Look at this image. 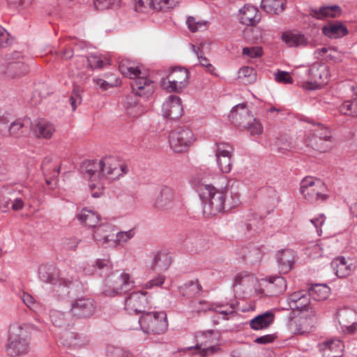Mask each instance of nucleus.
I'll return each instance as SVG.
<instances>
[{"label": "nucleus", "mask_w": 357, "mask_h": 357, "mask_svg": "<svg viewBox=\"0 0 357 357\" xmlns=\"http://www.w3.org/2000/svg\"><path fill=\"white\" fill-rule=\"evenodd\" d=\"M178 291L182 296L192 298L199 295L202 289L198 280H191L178 287Z\"/></svg>", "instance_id": "2f4dec72"}, {"label": "nucleus", "mask_w": 357, "mask_h": 357, "mask_svg": "<svg viewBox=\"0 0 357 357\" xmlns=\"http://www.w3.org/2000/svg\"><path fill=\"white\" fill-rule=\"evenodd\" d=\"M119 68L122 74L132 79L130 84L135 94L144 99H148L153 95L155 88L154 82L145 76H141L142 73L138 67L121 63Z\"/></svg>", "instance_id": "7ed1b4c3"}, {"label": "nucleus", "mask_w": 357, "mask_h": 357, "mask_svg": "<svg viewBox=\"0 0 357 357\" xmlns=\"http://www.w3.org/2000/svg\"><path fill=\"white\" fill-rule=\"evenodd\" d=\"M284 0H261V8L268 14L278 15L285 8Z\"/></svg>", "instance_id": "c756f323"}, {"label": "nucleus", "mask_w": 357, "mask_h": 357, "mask_svg": "<svg viewBox=\"0 0 357 357\" xmlns=\"http://www.w3.org/2000/svg\"><path fill=\"white\" fill-rule=\"evenodd\" d=\"M261 15L258 8L250 4H245L238 11L241 24L246 26H255L261 20Z\"/></svg>", "instance_id": "2eb2a0df"}, {"label": "nucleus", "mask_w": 357, "mask_h": 357, "mask_svg": "<svg viewBox=\"0 0 357 357\" xmlns=\"http://www.w3.org/2000/svg\"><path fill=\"white\" fill-rule=\"evenodd\" d=\"M107 357H128V354L121 348L109 346L107 349Z\"/></svg>", "instance_id": "bf43d9fd"}, {"label": "nucleus", "mask_w": 357, "mask_h": 357, "mask_svg": "<svg viewBox=\"0 0 357 357\" xmlns=\"http://www.w3.org/2000/svg\"><path fill=\"white\" fill-rule=\"evenodd\" d=\"M192 50L197 55L199 60V64L201 66L205 68V70L212 75H216L215 67L210 63L208 58H206L200 47H197L195 45H192Z\"/></svg>", "instance_id": "58836bf2"}, {"label": "nucleus", "mask_w": 357, "mask_h": 357, "mask_svg": "<svg viewBox=\"0 0 357 357\" xmlns=\"http://www.w3.org/2000/svg\"><path fill=\"white\" fill-rule=\"evenodd\" d=\"M171 263L172 258L168 254L158 252L153 256L151 268L154 271H165L167 270Z\"/></svg>", "instance_id": "cd10ccee"}, {"label": "nucleus", "mask_w": 357, "mask_h": 357, "mask_svg": "<svg viewBox=\"0 0 357 357\" xmlns=\"http://www.w3.org/2000/svg\"><path fill=\"white\" fill-rule=\"evenodd\" d=\"M275 314L271 311H266L252 319L250 326L253 330H262L268 328L274 321Z\"/></svg>", "instance_id": "5701e85b"}, {"label": "nucleus", "mask_w": 357, "mask_h": 357, "mask_svg": "<svg viewBox=\"0 0 357 357\" xmlns=\"http://www.w3.org/2000/svg\"><path fill=\"white\" fill-rule=\"evenodd\" d=\"M242 54L249 58L255 59L262 56L263 50L261 47H246L243 49Z\"/></svg>", "instance_id": "3c124183"}, {"label": "nucleus", "mask_w": 357, "mask_h": 357, "mask_svg": "<svg viewBox=\"0 0 357 357\" xmlns=\"http://www.w3.org/2000/svg\"><path fill=\"white\" fill-rule=\"evenodd\" d=\"M195 138L192 131L188 128H179L172 131L169 135V142L174 152L182 153L188 149Z\"/></svg>", "instance_id": "1a4fd4ad"}, {"label": "nucleus", "mask_w": 357, "mask_h": 357, "mask_svg": "<svg viewBox=\"0 0 357 357\" xmlns=\"http://www.w3.org/2000/svg\"><path fill=\"white\" fill-rule=\"evenodd\" d=\"M281 40L289 47H302L308 44L307 38L298 31H285L282 34Z\"/></svg>", "instance_id": "6ab92c4d"}, {"label": "nucleus", "mask_w": 357, "mask_h": 357, "mask_svg": "<svg viewBox=\"0 0 357 357\" xmlns=\"http://www.w3.org/2000/svg\"><path fill=\"white\" fill-rule=\"evenodd\" d=\"M239 77L246 78L247 82H252L255 78V70L251 67L244 66L239 70Z\"/></svg>", "instance_id": "6e6d98bb"}, {"label": "nucleus", "mask_w": 357, "mask_h": 357, "mask_svg": "<svg viewBox=\"0 0 357 357\" xmlns=\"http://www.w3.org/2000/svg\"><path fill=\"white\" fill-rule=\"evenodd\" d=\"M326 216L324 214H320L317 218L310 220L312 224L316 227L319 236H321L322 234L321 227L324 224Z\"/></svg>", "instance_id": "69168bd1"}, {"label": "nucleus", "mask_w": 357, "mask_h": 357, "mask_svg": "<svg viewBox=\"0 0 357 357\" xmlns=\"http://www.w3.org/2000/svg\"><path fill=\"white\" fill-rule=\"evenodd\" d=\"M96 302L91 298L80 297L72 301L70 314L77 319H86L96 312Z\"/></svg>", "instance_id": "9d476101"}, {"label": "nucleus", "mask_w": 357, "mask_h": 357, "mask_svg": "<svg viewBox=\"0 0 357 357\" xmlns=\"http://www.w3.org/2000/svg\"><path fill=\"white\" fill-rule=\"evenodd\" d=\"M89 66L91 68H102L103 67V61L98 56L91 54L86 58Z\"/></svg>", "instance_id": "680f3d73"}, {"label": "nucleus", "mask_w": 357, "mask_h": 357, "mask_svg": "<svg viewBox=\"0 0 357 357\" xmlns=\"http://www.w3.org/2000/svg\"><path fill=\"white\" fill-rule=\"evenodd\" d=\"M311 305V297L307 291H306V295H303L302 298L299 299V302L296 303V306L294 307L292 310H297L300 312L308 311Z\"/></svg>", "instance_id": "09e8293b"}, {"label": "nucleus", "mask_w": 357, "mask_h": 357, "mask_svg": "<svg viewBox=\"0 0 357 357\" xmlns=\"http://www.w3.org/2000/svg\"><path fill=\"white\" fill-rule=\"evenodd\" d=\"M308 80L303 84L305 90H316L328 82L329 72L328 66L320 63H314L307 70Z\"/></svg>", "instance_id": "6e6552de"}, {"label": "nucleus", "mask_w": 357, "mask_h": 357, "mask_svg": "<svg viewBox=\"0 0 357 357\" xmlns=\"http://www.w3.org/2000/svg\"><path fill=\"white\" fill-rule=\"evenodd\" d=\"M351 265L348 264L344 257H337L331 263V268L339 278H346L349 275L351 272Z\"/></svg>", "instance_id": "393cba45"}, {"label": "nucleus", "mask_w": 357, "mask_h": 357, "mask_svg": "<svg viewBox=\"0 0 357 357\" xmlns=\"http://www.w3.org/2000/svg\"><path fill=\"white\" fill-rule=\"evenodd\" d=\"M135 235V231L133 229L128 230L127 231H119L116 234L115 241L118 243H126L131 239Z\"/></svg>", "instance_id": "052dcab7"}, {"label": "nucleus", "mask_w": 357, "mask_h": 357, "mask_svg": "<svg viewBox=\"0 0 357 357\" xmlns=\"http://www.w3.org/2000/svg\"><path fill=\"white\" fill-rule=\"evenodd\" d=\"M117 174L116 161L113 158L105 157L99 161L98 179Z\"/></svg>", "instance_id": "b1692460"}, {"label": "nucleus", "mask_w": 357, "mask_h": 357, "mask_svg": "<svg viewBox=\"0 0 357 357\" xmlns=\"http://www.w3.org/2000/svg\"><path fill=\"white\" fill-rule=\"evenodd\" d=\"M100 179L96 180V181L91 182L89 183V188L91 191V195L93 197H100L104 191V188L102 183L100 181Z\"/></svg>", "instance_id": "5fc2aeb1"}, {"label": "nucleus", "mask_w": 357, "mask_h": 357, "mask_svg": "<svg viewBox=\"0 0 357 357\" xmlns=\"http://www.w3.org/2000/svg\"><path fill=\"white\" fill-rule=\"evenodd\" d=\"M82 102V98L79 93V90H76L75 88H74L73 91L69 98V102L72 107L73 111H75L77 106L81 103Z\"/></svg>", "instance_id": "e2e57ef3"}, {"label": "nucleus", "mask_w": 357, "mask_h": 357, "mask_svg": "<svg viewBox=\"0 0 357 357\" xmlns=\"http://www.w3.org/2000/svg\"><path fill=\"white\" fill-rule=\"evenodd\" d=\"M77 217L82 224L89 227H96L99 222L98 215L86 208L82 209Z\"/></svg>", "instance_id": "72a5a7b5"}, {"label": "nucleus", "mask_w": 357, "mask_h": 357, "mask_svg": "<svg viewBox=\"0 0 357 357\" xmlns=\"http://www.w3.org/2000/svg\"><path fill=\"white\" fill-rule=\"evenodd\" d=\"M162 112L165 118L177 120L183 115L181 100L175 95L169 96L162 105Z\"/></svg>", "instance_id": "ddd939ff"}, {"label": "nucleus", "mask_w": 357, "mask_h": 357, "mask_svg": "<svg viewBox=\"0 0 357 357\" xmlns=\"http://www.w3.org/2000/svg\"><path fill=\"white\" fill-rule=\"evenodd\" d=\"M161 86L169 92L179 93L184 89V87L181 86L180 84H177L174 81L173 82V79L168 77L162 79L161 81Z\"/></svg>", "instance_id": "49530a36"}, {"label": "nucleus", "mask_w": 357, "mask_h": 357, "mask_svg": "<svg viewBox=\"0 0 357 357\" xmlns=\"http://www.w3.org/2000/svg\"><path fill=\"white\" fill-rule=\"evenodd\" d=\"M165 280V277L162 275H158L156 278L149 280L146 284V288H152L153 287H160Z\"/></svg>", "instance_id": "338daca9"}, {"label": "nucleus", "mask_w": 357, "mask_h": 357, "mask_svg": "<svg viewBox=\"0 0 357 357\" xmlns=\"http://www.w3.org/2000/svg\"><path fill=\"white\" fill-rule=\"evenodd\" d=\"M322 33L326 36L336 39L340 38L349 33L347 28L340 21L329 22L322 27Z\"/></svg>", "instance_id": "412c9836"}, {"label": "nucleus", "mask_w": 357, "mask_h": 357, "mask_svg": "<svg viewBox=\"0 0 357 357\" xmlns=\"http://www.w3.org/2000/svg\"><path fill=\"white\" fill-rule=\"evenodd\" d=\"M30 126L29 119H17L12 122L9 126L10 135L15 138L26 136L29 132Z\"/></svg>", "instance_id": "bb28decb"}, {"label": "nucleus", "mask_w": 357, "mask_h": 357, "mask_svg": "<svg viewBox=\"0 0 357 357\" xmlns=\"http://www.w3.org/2000/svg\"><path fill=\"white\" fill-rule=\"evenodd\" d=\"M342 10L337 5L323 6L319 8L311 9V15L313 18L322 20L325 18H335L341 16Z\"/></svg>", "instance_id": "a211bd4d"}, {"label": "nucleus", "mask_w": 357, "mask_h": 357, "mask_svg": "<svg viewBox=\"0 0 357 357\" xmlns=\"http://www.w3.org/2000/svg\"><path fill=\"white\" fill-rule=\"evenodd\" d=\"M137 96L140 97L139 95L135 94L132 91V93L130 95H128L123 102L124 106L128 108V109H130V110L128 111V114L130 116H132V117H137L139 115V113L135 114L133 113L132 111V108L135 107L137 105V100L136 98Z\"/></svg>", "instance_id": "c03bdc74"}, {"label": "nucleus", "mask_w": 357, "mask_h": 357, "mask_svg": "<svg viewBox=\"0 0 357 357\" xmlns=\"http://www.w3.org/2000/svg\"><path fill=\"white\" fill-rule=\"evenodd\" d=\"M340 112L344 115L357 116V101L344 102L340 107Z\"/></svg>", "instance_id": "79ce46f5"}, {"label": "nucleus", "mask_w": 357, "mask_h": 357, "mask_svg": "<svg viewBox=\"0 0 357 357\" xmlns=\"http://www.w3.org/2000/svg\"><path fill=\"white\" fill-rule=\"evenodd\" d=\"M9 33L0 26V48L6 47L10 44Z\"/></svg>", "instance_id": "774afa93"}, {"label": "nucleus", "mask_w": 357, "mask_h": 357, "mask_svg": "<svg viewBox=\"0 0 357 357\" xmlns=\"http://www.w3.org/2000/svg\"><path fill=\"white\" fill-rule=\"evenodd\" d=\"M215 157L233 156L234 149L227 142H216Z\"/></svg>", "instance_id": "a19ab883"}, {"label": "nucleus", "mask_w": 357, "mask_h": 357, "mask_svg": "<svg viewBox=\"0 0 357 357\" xmlns=\"http://www.w3.org/2000/svg\"><path fill=\"white\" fill-rule=\"evenodd\" d=\"M179 0H150V6L158 11H168L178 6Z\"/></svg>", "instance_id": "ea45409f"}, {"label": "nucleus", "mask_w": 357, "mask_h": 357, "mask_svg": "<svg viewBox=\"0 0 357 357\" xmlns=\"http://www.w3.org/2000/svg\"><path fill=\"white\" fill-rule=\"evenodd\" d=\"M307 292L314 301H323L328 297L329 288L326 284H315L309 288Z\"/></svg>", "instance_id": "c9c22d12"}, {"label": "nucleus", "mask_w": 357, "mask_h": 357, "mask_svg": "<svg viewBox=\"0 0 357 357\" xmlns=\"http://www.w3.org/2000/svg\"><path fill=\"white\" fill-rule=\"evenodd\" d=\"M60 340L61 343L66 347L74 348L81 347L86 344L89 342L86 337L69 331H65L62 333Z\"/></svg>", "instance_id": "aec40b11"}, {"label": "nucleus", "mask_w": 357, "mask_h": 357, "mask_svg": "<svg viewBox=\"0 0 357 357\" xmlns=\"http://www.w3.org/2000/svg\"><path fill=\"white\" fill-rule=\"evenodd\" d=\"M312 132L321 139H324L325 141L331 142L332 135L330 130L320 123H317L315 125V128L312 130Z\"/></svg>", "instance_id": "a18cd8bd"}, {"label": "nucleus", "mask_w": 357, "mask_h": 357, "mask_svg": "<svg viewBox=\"0 0 357 357\" xmlns=\"http://www.w3.org/2000/svg\"><path fill=\"white\" fill-rule=\"evenodd\" d=\"M337 318L342 329L348 333H354L357 329V313L349 308L340 310L337 313Z\"/></svg>", "instance_id": "4468645a"}, {"label": "nucleus", "mask_w": 357, "mask_h": 357, "mask_svg": "<svg viewBox=\"0 0 357 357\" xmlns=\"http://www.w3.org/2000/svg\"><path fill=\"white\" fill-rule=\"evenodd\" d=\"M80 241L81 240L75 236L66 237L62 239L61 246L65 251H74Z\"/></svg>", "instance_id": "37998d69"}, {"label": "nucleus", "mask_w": 357, "mask_h": 357, "mask_svg": "<svg viewBox=\"0 0 357 357\" xmlns=\"http://www.w3.org/2000/svg\"><path fill=\"white\" fill-rule=\"evenodd\" d=\"M70 312H63L56 310L50 311V317L52 324L59 328H66L71 324Z\"/></svg>", "instance_id": "7c9ffc66"}, {"label": "nucleus", "mask_w": 357, "mask_h": 357, "mask_svg": "<svg viewBox=\"0 0 357 357\" xmlns=\"http://www.w3.org/2000/svg\"><path fill=\"white\" fill-rule=\"evenodd\" d=\"M29 70L24 54L19 51H14L6 56L3 74L10 78L24 75Z\"/></svg>", "instance_id": "0eeeda50"}, {"label": "nucleus", "mask_w": 357, "mask_h": 357, "mask_svg": "<svg viewBox=\"0 0 357 357\" xmlns=\"http://www.w3.org/2000/svg\"><path fill=\"white\" fill-rule=\"evenodd\" d=\"M266 281V287L272 295L280 294L287 289V282L282 276L271 277Z\"/></svg>", "instance_id": "473e14b6"}, {"label": "nucleus", "mask_w": 357, "mask_h": 357, "mask_svg": "<svg viewBox=\"0 0 357 357\" xmlns=\"http://www.w3.org/2000/svg\"><path fill=\"white\" fill-rule=\"evenodd\" d=\"M327 142L312 132L306 138L305 144L319 152H325L328 149V146L326 144Z\"/></svg>", "instance_id": "f704fd0d"}, {"label": "nucleus", "mask_w": 357, "mask_h": 357, "mask_svg": "<svg viewBox=\"0 0 357 357\" xmlns=\"http://www.w3.org/2000/svg\"><path fill=\"white\" fill-rule=\"evenodd\" d=\"M10 205V208L14 211L21 210L24 207V202L20 197H10L6 202V206Z\"/></svg>", "instance_id": "0e129e2a"}, {"label": "nucleus", "mask_w": 357, "mask_h": 357, "mask_svg": "<svg viewBox=\"0 0 357 357\" xmlns=\"http://www.w3.org/2000/svg\"><path fill=\"white\" fill-rule=\"evenodd\" d=\"M192 349L196 350L201 357H207L209 355L215 354L218 350L220 349L217 346H211L207 348L201 349L200 344H197L195 347H188L186 349L190 350Z\"/></svg>", "instance_id": "8fccbe9b"}, {"label": "nucleus", "mask_w": 357, "mask_h": 357, "mask_svg": "<svg viewBox=\"0 0 357 357\" xmlns=\"http://www.w3.org/2000/svg\"><path fill=\"white\" fill-rule=\"evenodd\" d=\"M294 252L291 249L281 250L277 254V262L280 271L282 273H288L294 264Z\"/></svg>", "instance_id": "4be33fe9"}, {"label": "nucleus", "mask_w": 357, "mask_h": 357, "mask_svg": "<svg viewBox=\"0 0 357 357\" xmlns=\"http://www.w3.org/2000/svg\"><path fill=\"white\" fill-rule=\"evenodd\" d=\"M39 278L41 281L54 285L69 287L73 284V280L61 277L56 268L52 266H41L38 268Z\"/></svg>", "instance_id": "9b49d317"}, {"label": "nucleus", "mask_w": 357, "mask_h": 357, "mask_svg": "<svg viewBox=\"0 0 357 357\" xmlns=\"http://www.w3.org/2000/svg\"><path fill=\"white\" fill-rule=\"evenodd\" d=\"M303 295H306L305 290L295 291L289 296L288 303L291 310L296 306V303L299 302V299L302 298Z\"/></svg>", "instance_id": "13d9d810"}, {"label": "nucleus", "mask_w": 357, "mask_h": 357, "mask_svg": "<svg viewBox=\"0 0 357 357\" xmlns=\"http://www.w3.org/2000/svg\"><path fill=\"white\" fill-rule=\"evenodd\" d=\"M197 191L202 202L204 215L207 218L229 211L238 203V195L234 197L229 190H219L211 184L199 183Z\"/></svg>", "instance_id": "f257e3e1"}, {"label": "nucleus", "mask_w": 357, "mask_h": 357, "mask_svg": "<svg viewBox=\"0 0 357 357\" xmlns=\"http://www.w3.org/2000/svg\"><path fill=\"white\" fill-rule=\"evenodd\" d=\"M80 172L85 177H89L91 182L98 179L99 162L96 160H86L80 167Z\"/></svg>", "instance_id": "c85d7f7f"}, {"label": "nucleus", "mask_w": 357, "mask_h": 357, "mask_svg": "<svg viewBox=\"0 0 357 357\" xmlns=\"http://www.w3.org/2000/svg\"><path fill=\"white\" fill-rule=\"evenodd\" d=\"M250 130L252 135H259L262 132V126L261 123L252 117L250 121L245 123V128Z\"/></svg>", "instance_id": "864d4df0"}, {"label": "nucleus", "mask_w": 357, "mask_h": 357, "mask_svg": "<svg viewBox=\"0 0 357 357\" xmlns=\"http://www.w3.org/2000/svg\"><path fill=\"white\" fill-rule=\"evenodd\" d=\"M174 197L173 190L167 185H163L156 197L155 206L161 209L167 208L174 200Z\"/></svg>", "instance_id": "a878e982"}, {"label": "nucleus", "mask_w": 357, "mask_h": 357, "mask_svg": "<svg viewBox=\"0 0 357 357\" xmlns=\"http://www.w3.org/2000/svg\"><path fill=\"white\" fill-rule=\"evenodd\" d=\"M299 190L310 203L325 202L329 197L325 183L321 179L311 176H306L301 181Z\"/></svg>", "instance_id": "39448f33"}, {"label": "nucleus", "mask_w": 357, "mask_h": 357, "mask_svg": "<svg viewBox=\"0 0 357 357\" xmlns=\"http://www.w3.org/2000/svg\"><path fill=\"white\" fill-rule=\"evenodd\" d=\"M96 267L100 275L107 277L102 289V294L106 296H115L126 292L132 287L130 275L128 273L117 271L110 273L112 269L111 261L107 259H98L96 261Z\"/></svg>", "instance_id": "f03ea898"}, {"label": "nucleus", "mask_w": 357, "mask_h": 357, "mask_svg": "<svg viewBox=\"0 0 357 357\" xmlns=\"http://www.w3.org/2000/svg\"><path fill=\"white\" fill-rule=\"evenodd\" d=\"M173 79L181 87H185L188 84V71L185 68H178L173 69L167 76Z\"/></svg>", "instance_id": "e433bc0d"}, {"label": "nucleus", "mask_w": 357, "mask_h": 357, "mask_svg": "<svg viewBox=\"0 0 357 357\" xmlns=\"http://www.w3.org/2000/svg\"><path fill=\"white\" fill-rule=\"evenodd\" d=\"M275 80L277 82L282 84L293 83V79L290 76L289 73L287 71L278 70L276 73H275Z\"/></svg>", "instance_id": "4d7b16f0"}, {"label": "nucleus", "mask_w": 357, "mask_h": 357, "mask_svg": "<svg viewBox=\"0 0 357 357\" xmlns=\"http://www.w3.org/2000/svg\"><path fill=\"white\" fill-rule=\"evenodd\" d=\"M343 344L340 340H330L324 343V347L323 350L326 353L327 350L333 351H335L338 352L337 355H342Z\"/></svg>", "instance_id": "603ef678"}, {"label": "nucleus", "mask_w": 357, "mask_h": 357, "mask_svg": "<svg viewBox=\"0 0 357 357\" xmlns=\"http://www.w3.org/2000/svg\"><path fill=\"white\" fill-rule=\"evenodd\" d=\"M29 327L28 324L13 326L10 331L5 344L6 354L10 357H18L26 354L30 349L29 342L24 334V331Z\"/></svg>", "instance_id": "20e7f679"}, {"label": "nucleus", "mask_w": 357, "mask_h": 357, "mask_svg": "<svg viewBox=\"0 0 357 357\" xmlns=\"http://www.w3.org/2000/svg\"><path fill=\"white\" fill-rule=\"evenodd\" d=\"M30 130L37 138L50 139L55 132L54 126L44 119L31 122Z\"/></svg>", "instance_id": "dca6fc26"}, {"label": "nucleus", "mask_w": 357, "mask_h": 357, "mask_svg": "<svg viewBox=\"0 0 357 357\" xmlns=\"http://www.w3.org/2000/svg\"><path fill=\"white\" fill-rule=\"evenodd\" d=\"M148 304L147 293L144 291H133L125 301V309L129 313L142 314L146 312Z\"/></svg>", "instance_id": "f8f14e48"}, {"label": "nucleus", "mask_w": 357, "mask_h": 357, "mask_svg": "<svg viewBox=\"0 0 357 357\" xmlns=\"http://www.w3.org/2000/svg\"><path fill=\"white\" fill-rule=\"evenodd\" d=\"M112 230L111 225L108 224L100 225L96 227L93 231V238L96 241H102L103 243L109 241L110 232Z\"/></svg>", "instance_id": "4c0bfd02"}, {"label": "nucleus", "mask_w": 357, "mask_h": 357, "mask_svg": "<svg viewBox=\"0 0 357 357\" xmlns=\"http://www.w3.org/2000/svg\"><path fill=\"white\" fill-rule=\"evenodd\" d=\"M138 321L146 333L161 334L167 328V315L164 312H146Z\"/></svg>", "instance_id": "423d86ee"}, {"label": "nucleus", "mask_w": 357, "mask_h": 357, "mask_svg": "<svg viewBox=\"0 0 357 357\" xmlns=\"http://www.w3.org/2000/svg\"><path fill=\"white\" fill-rule=\"evenodd\" d=\"M250 113L246 104H238L232 108L229 116L230 121L237 126L245 128V123L252 119Z\"/></svg>", "instance_id": "f3484780"}, {"label": "nucleus", "mask_w": 357, "mask_h": 357, "mask_svg": "<svg viewBox=\"0 0 357 357\" xmlns=\"http://www.w3.org/2000/svg\"><path fill=\"white\" fill-rule=\"evenodd\" d=\"M232 156L216 158V161L220 170L223 173H229L232 168Z\"/></svg>", "instance_id": "de8ad7c7"}]
</instances>
